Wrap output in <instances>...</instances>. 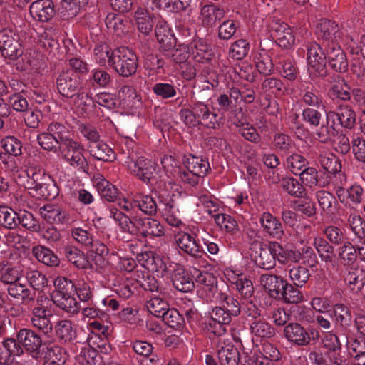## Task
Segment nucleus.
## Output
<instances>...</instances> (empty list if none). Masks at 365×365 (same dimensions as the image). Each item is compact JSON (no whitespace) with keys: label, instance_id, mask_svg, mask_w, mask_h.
Instances as JSON below:
<instances>
[{"label":"nucleus","instance_id":"obj_23","mask_svg":"<svg viewBox=\"0 0 365 365\" xmlns=\"http://www.w3.org/2000/svg\"><path fill=\"white\" fill-rule=\"evenodd\" d=\"M109 212L110 217L117 223L121 232L137 236L138 217L130 218L115 207H110Z\"/></svg>","mask_w":365,"mask_h":365},{"label":"nucleus","instance_id":"obj_28","mask_svg":"<svg viewBox=\"0 0 365 365\" xmlns=\"http://www.w3.org/2000/svg\"><path fill=\"white\" fill-rule=\"evenodd\" d=\"M334 320L339 331H346L352 324V314L350 308L344 304H336L333 307Z\"/></svg>","mask_w":365,"mask_h":365},{"label":"nucleus","instance_id":"obj_22","mask_svg":"<svg viewBox=\"0 0 365 365\" xmlns=\"http://www.w3.org/2000/svg\"><path fill=\"white\" fill-rule=\"evenodd\" d=\"M155 34L160 45V48L163 51H169L175 48L176 39L165 21L161 19L158 21L155 29Z\"/></svg>","mask_w":365,"mask_h":365},{"label":"nucleus","instance_id":"obj_33","mask_svg":"<svg viewBox=\"0 0 365 365\" xmlns=\"http://www.w3.org/2000/svg\"><path fill=\"white\" fill-rule=\"evenodd\" d=\"M183 164L186 169L192 170L201 178L207 175L211 168L208 160L201 157L189 154L185 156Z\"/></svg>","mask_w":365,"mask_h":365},{"label":"nucleus","instance_id":"obj_10","mask_svg":"<svg viewBox=\"0 0 365 365\" xmlns=\"http://www.w3.org/2000/svg\"><path fill=\"white\" fill-rule=\"evenodd\" d=\"M191 105L192 113H195L199 125L214 130L220 128L218 115L211 110L208 104L200 101H192Z\"/></svg>","mask_w":365,"mask_h":365},{"label":"nucleus","instance_id":"obj_51","mask_svg":"<svg viewBox=\"0 0 365 365\" xmlns=\"http://www.w3.org/2000/svg\"><path fill=\"white\" fill-rule=\"evenodd\" d=\"M88 1V0H62L60 11L61 17L63 19H73Z\"/></svg>","mask_w":365,"mask_h":365},{"label":"nucleus","instance_id":"obj_26","mask_svg":"<svg viewBox=\"0 0 365 365\" xmlns=\"http://www.w3.org/2000/svg\"><path fill=\"white\" fill-rule=\"evenodd\" d=\"M189 50L193 58L198 63H207L211 61L213 53L210 46L202 38L192 40L189 44Z\"/></svg>","mask_w":365,"mask_h":365},{"label":"nucleus","instance_id":"obj_37","mask_svg":"<svg viewBox=\"0 0 365 365\" xmlns=\"http://www.w3.org/2000/svg\"><path fill=\"white\" fill-rule=\"evenodd\" d=\"M260 223L264 230L271 236L282 238L284 235L282 223L269 212H263L260 217Z\"/></svg>","mask_w":365,"mask_h":365},{"label":"nucleus","instance_id":"obj_38","mask_svg":"<svg viewBox=\"0 0 365 365\" xmlns=\"http://www.w3.org/2000/svg\"><path fill=\"white\" fill-rule=\"evenodd\" d=\"M9 294L17 299L21 301L24 304L31 303L34 300L36 292L31 291L26 284L16 282L10 284L7 288Z\"/></svg>","mask_w":365,"mask_h":365},{"label":"nucleus","instance_id":"obj_35","mask_svg":"<svg viewBox=\"0 0 365 365\" xmlns=\"http://www.w3.org/2000/svg\"><path fill=\"white\" fill-rule=\"evenodd\" d=\"M95 185L101 197L108 202H115L118 196V190L106 180L101 174L94 177Z\"/></svg>","mask_w":365,"mask_h":365},{"label":"nucleus","instance_id":"obj_17","mask_svg":"<svg viewBox=\"0 0 365 365\" xmlns=\"http://www.w3.org/2000/svg\"><path fill=\"white\" fill-rule=\"evenodd\" d=\"M39 214L42 218L50 223L66 225L71 222L69 213L58 205L46 204L40 207Z\"/></svg>","mask_w":365,"mask_h":365},{"label":"nucleus","instance_id":"obj_53","mask_svg":"<svg viewBox=\"0 0 365 365\" xmlns=\"http://www.w3.org/2000/svg\"><path fill=\"white\" fill-rule=\"evenodd\" d=\"M53 303L67 313L76 314L80 311V305L74 297V294H68L65 297H53Z\"/></svg>","mask_w":365,"mask_h":365},{"label":"nucleus","instance_id":"obj_45","mask_svg":"<svg viewBox=\"0 0 365 365\" xmlns=\"http://www.w3.org/2000/svg\"><path fill=\"white\" fill-rule=\"evenodd\" d=\"M88 83L95 88H105L112 83L111 75L103 68H94L91 71Z\"/></svg>","mask_w":365,"mask_h":365},{"label":"nucleus","instance_id":"obj_31","mask_svg":"<svg viewBox=\"0 0 365 365\" xmlns=\"http://www.w3.org/2000/svg\"><path fill=\"white\" fill-rule=\"evenodd\" d=\"M336 193L341 202L344 203L349 200L353 205H357L363 200L364 189L360 185L354 183L346 189L342 187H338Z\"/></svg>","mask_w":365,"mask_h":365},{"label":"nucleus","instance_id":"obj_58","mask_svg":"<svg viewBox=\"0 0 365 365\" xmlns=\"http://www.w3.org/2000/svg\"><path fill=\"white\" fill-rule=\"evenodd\" d=\"M273 146L279 153L289 154L294 147L292 138L282 133H277L273 137Z\"/></svg>","mask_w":365,"mask_h":365},{"label":"nucleus","instance_id":"obj_46","mask_svg":"<svg viewBox=\"0 0 365 365\" xmlns=\"http://www.w3.org/2000/svg\"><path fill=\"white\" fill-rule=\"evenodd\" d=\"M134 204L137 205L139 210L150 216L155 215L158 209H160L154 198L150 195L136 193V202Z\"/></svg>","mask_w":365,"mask_h":365},{"label":"nucleus","instance_id":"obj_25","mask_svg":"<svg viewBox=\"0 0 365 365\" xmlns=\"http://www.w3.org/2000/svg\"><path fill=\"white\" fill-rule=\"evenodd\" d=\"M63 253L66 259L78 269H89L93 267L86 254L76 246L65 245Z\"/></svg>","mask_w":365,"mask_h":365},{"label":"nucleus","instance_id":"obj_7","mask_svg":"<svg viewBox=\"0 0 365 365\" xmlns=\"http://www.w3.org/2000/svg\"><path fill=\"white\" fill-rule=\"evenodd\" d=\"M56 87L63 97L73 98L74 94L81 88V81L73 71H61L56 77Z\"/></svg>","mask_w":365,"mask_h":365},{"label":"nucleus","instance_id":"obj_64","mask_svg":"<svg viewBox=\"0 0 365 365\" xmlns=\"http://www.w3.org/2000/svg\"><path fill=\"white\" fill-rule=\"evenodd\" d=\"M347 223L353 234L358 239L365 237V220L359 215L351 213L348 216Z\"/></svg>","mask_w":365,"mask_h":365},{"label":"nucleus","instance_id":"obj_32","mask_svg":"<svg viewBox=\"0 0 365 365\" xmlns=\"http://www.w3.org/2000/svg\"><path fill=\"white\" fill-rule=\"evenodd\" d=\"M300 97L302 103L307 108H319L323 106L324 98L321 92L312 84L301 88Z\"/></svg>","mask_w":365,"mask_h":365},{"label":"nucleus","instance_id":"obj_34","mask_svg":"<svg viewBox=\"0 0 365 365\" xmlns=\"http://www.w3.org/2000/svg\"><path fill=\"white\" fill-rule=\"evenodd\" d=\"M29 193L38 199L53 200L58 195V188L54 180L49 177L43 184H40Z\"/></svg>","mask_w":365,"mask_h":365},{"label":"nucleus","instance_id":"obj_1","mask_svg":"<svg viewBox=\"0 0 365 365\" xmlns=\"http://www.w3.org/2000/svg\"><path fill=\"white\" fill-rule=\"evenodd\" d=\"M283 333L289 342L299 347L314 344L320 338L319 330L312 327L306 328L298 322H290L285 325Z\"/></svg>","mask_w":365,"mask_h":365},{"label":"nucleus","instance_id":"obj_29","mask_svg":"<svg viewBox=\"0 0 365 365\" xmlns=\"http://www.w3.org/2000/svg\"><path fill=\"white\" fill-rule=\"evenodd\" d=\"M88 150L90 155L97 160L113 162L116 158V154L113 148L101 139L88 145Z\"/></svg>","mask_w":365,"mask_h":365},{"label":"nucleus","instance_id":"obj_57","mask_svg":"<svg viewBox=\"0 0 365 365\" xmlns=\"http://www.w3.org/2000/svg\"><path fill=\"white\" fill-rule=\"evenodd\" d=\"M215 223L231 235H236L240 232V228L236 220L229 215L217 213L213 215Z\"/></svg>","mask_w":365,"mask_h":365},{"label":"nucleus","instance_id":"obj_39","mask_svg":"<svg viewBox=\"0 0 365 365\" xmlns=\"http://www.w3.org/2000/svg\"><path fill=\"white\" fill-rule=\"evenodd\" d=\"M135 19L138 31L145 36L149 35L154 25L153 15L145 9L138 8L135 12Z\"/></svg>","mask_w":365,"mask_h":365},{"label":"nucleus","instance_id":"obj_61","mask_svg":"<svg viewBox=\"0 0 365 365\" xmlns=\"http://www.w3.org/2000/svg\"><path fill=\"white\" fill-rule=\"evenodd\" d=\"M318 160L322 167L329 173L336 174L341 170L340 160L332 153L320 154Z\"/></svg>","mask_w":365,"mask_h":365},{"label":"nucleus","instance_id":"obj_48","mask_svg":"<svg viewBox=\"0 0 365 365\" xmlns=\"http://www.w3.org/2000/svg\"><path fill=\"white\" fill-rule=\"evenodd\" d=\"M27 181L24 185L29 191L33 190L40 184H43L46 180H48L50 175L46 174L43 170L36 167H31L26 170Z\"/></svg>","mask_w":365,"mask_h":365},{"label":"nucleus","instance_id":"obj_56","mask_svg":"<svg viewBox=\"0 0 365 365\" xmlns=\"http://www.w3.org/2000/svg\"><path fill=\"white\" fill-rule=\"evenodd\" d=\"M135 276L137 283L144 290L151 292H158L159 288L158 282L155 277L148 272L137 270L135 272Z\"/></svg>","mask_w":365,"mask_h":365},{"label":"nucleus","instance_id":"obj_55","mask_svg":"<svg viewBox=\"0 0 365 365\" xmlns=\"http://www.w3.org/2000/svg\"><path fill=\"white\" fill-rule=\"evenodd\" d=\"M289 277L295 287H302L308 282L311 273L307 267L297 265L289 269Z\"/></svg>","mask_w":365,"mask_h":365},{"label":"nucleus","instance_id":"obj_12","mask_svg":"<svg viewBox=\"0 0 365 365\" xmlns=\"http://www.w3.org/2000/svg\"><path fill=\"white\" fill-rule=\"evenodd\" d=\"M329 66L338 73L348 71L349 62L344 50L336 43L324 45Z\"/></svg>","mask_w":365,"mask_h":365},{"label":"nucleus","instance_id":"obj_24","mask_svg":"<svg viewBox=\"0 0 365 365\" xmlns=\"http://www.w3.org/2000/svg\"><path fill=\"white\" fill-rule=\"evenodd\" d=\"M225 11L224 8L216 4H207L200 9V20L204 27H213L217 22L224 18Z\"/></svg>","mask_w":365,"mask_h":365},{"label":"nucleus","instance_id":"obj_44","mask_svg":"<svg viewBox=\"0 0 365 365\" xmlns=\"http://www.w3.org/2000/svg\"><path fill=\"white\" fill-rule=\"evenodd\" d=\"M212 302L222 304L231 318L232 317H237L240 314L241 306L238 300L222 291H220L219 295L217 294L215 300Z\"/></svg>","mask_w":365,"mask_h":365},{"label":"nucleus","instance_id":"obj_11","mask_svg":"<svg viewBox=\"0 0 365 365\" xmlns=\"http://www.w3.org/2000/svg\"><path fill=\"white\" fill-rule=\"evenodd\" d=\"M271 36L284 48H290L294 43L295 37L291 27L280 20H272L269 26Z\"/></svg>","mask_w":365,"mask_h":365},{"label":"nucleus","instance_id":"obj_59","mask_svg":"<svg viewBox=\"0 0 365 365\" xmlns=\"http://www.w3.org/2000/svg\"><path fill=\"white\" fill-rule=\"evenodd\" d=\"M55 290L53 297H65L68 294H75V284L71 280L64 277H58L53 282Z\"/></svg>","mask_w":365,"mask_h":365},{"label":"nucleus","instance_id":"obj_6","mask_svg":"<svg viewBox=\"0 0 365 365\" xmlns=\"http://www.w3.org/2000/svg\"><path fill=\"white\" fill-rule=\"evenodd\" d=\"M193 271L195 282L200 286L197 290L199 297L207 302L215 301L221 291L217 288L216 278L207 272H202L196 268H193Z\"/></svg>","mask_w":365,"mask_h":365},{"label":"nucleus","instance_id":"obj_15","mask_svg":"<svg viewBox=\"0 0 365 365\" xmlns=\"http://www.w3.org/2000/svg\"><path fill=\"white\" fill-rule=\"evenodd\" d=\"M267 247L272 250L276 261L282 264H287L289 262L297 263L302 259V253L299 250L283 246L277 242H269Z\"/></svg>","mask_w":365,"mask_h":365},{"label":"nucleus","instance_id":"obj_42","mask_svg":"<svg viewBox=\"0 0 365 365\" xmlns=\"http://www.w3.org/2000/svg\"><path fill=\"white\" fill-rule=\"evenodd\" d=\"M281 187L287 193L294 197L303 198L306 196L304 185L292 177H284L281 180Z\"/></svg>","mask_w":365,"mask_h":365},{"label":"nucleus","instance_id":"obj_43","mask_svg":"<svg viewBox=\"0 0 365 365\" xmlns=\"http://www.w3.org/2000/svg\"><path fill=\"white\" fill-rule=\"evenodd\" d=\"M338 255L341 264L344 266H350L357 259L358 252L356 245H354L351 242L346 241L338 248Z\"/></svg>","mask_w":365,"mask_h":365},{"label":"nucleus","instance_id":"obj_47","mask_svg":"<svg viewBox=\"0 0 365 365\" xmlns=\"http://www.w3.org/2000/svg\"><path fill=\"white\" fill-rule=\"evenodd\" d=\"M364 279L363 271L356 268H350L345 277V282L349 290L355 294L362 290L364 286Z\"/></svg>","mask_w":365,"mask_h":365},{"label":"nucleus","instance_id":"obj_52","mask_svg":"<svg viewBox=\"0 0 365 365\" xmlns=\"http://www.w3.org/2000/svg\"><path fill=\"white\" fill-rule=\"evenodd\" d=\"M281 76L291 81L296 80L299 75V69L295 63L289 58H282L277 63Z\"/></svg>","mask_w":365,"mask_h":365},{"label":"nucleus","instance_id":"obj_54","mask_svg":"<svg viewBox=\"0 0 365 365\" xmlns=\"http://www.w3.org/2000/svg\"><path fill=\"white\" fill-rule=\"evenodd\" d=\"M51 316V312L31 314V324L34 328L42 331L45 335H48L53 331V324L50 319Z\"/></svg>","mask_w":365,"mask_h":365},{"label":"nucleus","instance_id":"obj_19","mask_svg":"<svg viewBox=\"0 0 365 365\" xmlns=\"http://www.w3.org/2000/svg\"><path fill=\"white\" fill-rule=\"evenodd\" d=\"M29 13L32 18L39 22H48L55 15L52 0H36L31 3Z\"/></svg>","mask_w":365,"mask_h":365},{"label":"nucleus","instance_id":"obj_36","mask_svg":"<svg viewBox=\"0 0 365 365\" xmlns=\"http://www.w3.org/2000/svg\"><path fill=\"white\" fill-rule=\"evenodd\" d=\"M43 352V365H64L67 360L66 352L58 346H47Z\"/></svg>","mask_w":365,"mask_h":365},{"label":"nucleus","instance_id":"obj_14","mask_svg":"<svg viewBox=\"0 0 365 365\" xmlns=\"http://www.w3.org/2000/svg\"><path fill=\"white\" fill-rule=\"evenodd\" d=\"M217 354L220 365H238L240 353L229 339H220L217 341Z\"/></svg>","mask_w":365,"mask_h":365},{"label":"nucleus","instance_id":"obj_16","mask_svg":"<svg viewBox=\"0 0 365 365\" xmlns=\"http://www.w3.org/2000/svg\"><path fill=\"white\" fill-rule=\"evenodd\" d=\"M158 165L150 159L139 157L129 166L131 173L144 182H150L154 177Z\"/></svg>","mask_w":365,"mask_h":365},{"label":"nucleus","instance_id":"obj_3","mask_svg":"<svg viewBox=\"0 0 365 365\" xmlns=\"http://www.w3.org/2000/svg\"><path fill=\"white\" fill-rule=\"evenodd\" d=\"M17 339L32 359L23 362V365H36L34 360L42 359L43 352L41 347L43 344L41 336L31 329L22 328L17 332Z\"/></svg>","mask_w":365,"mask_h":365},{"label":"nucleus","instance_id":"obj_40","mask_svg":"<svg viewBox=\"0 0 365 365\" xmlns=\"http://www.w3.org/2000/svg\"><path fill=\"white\" fill-rule=\"evenodd\" d=\"M56 336L65 343L71 342L76 338V331L71 321L61 319L55 326Z\"/></svg>","mask_w":365,"mask_h":365},{"label":"nucleus","instance_id":"obj_30","mask_svg":"<svg viewBox=\"0 0 365 365\" xmlns=\"http://www.w3.org/2000/svg\"><path fill=\"white\" fill-rule=\"evenodd\" d=\"M138 262L145 269L158 272H168V267L163 259L153 252L138 253L136 256Z\"/></svg>","mask_w":365,"mask_h":365},{"label":"nucleus","instance_id":"obj_62","mask_svg":"<svg viewBox=\"0 0 365 365\" xmlns=\"http://www.w3.org/2000/svg\"><path fill=\"white\" fill-rule=\"evenodd\" d=\"M287 166L294 175H298L308 165V160L303 155L293 153L286 159Z\"/></svg>","mask_w":365,"mask_h":365},{"label":"nucleus","instance_id":"obj_13","mask_svg":"<svg viewBox=\"0 0 365 365\" xmlns=\"http://www.w3.org/2000/svg\"><path fill=\"white\" fill-rule=\"evenodd\" d=\"M339 121V125L346 129H351L356 124V113L349 105H340L336 111H328L326 113V121L330 124L331 121Z\"/></svg>","mask_w":365,"mask_h":365},{"label":"nucleus","instance_id":"obj_20","mask_svg":"<svg viewBox=\"0 0 365 365\" xmlns=\"http://www.w3.org/2000/svg\"><path fill=\"white\" fill-rule=\"evenodd\" d=\"M137 235L143 237H162L165 235V230L161 223L156 219L151 217H138Z\"/></svg>","mask_w":365,"mask_h":365},{"label":"nucleus","instance_id":"obj_49","mask_svg":"<svg viewBox=\"0 0 365 365\" xmlns=\"http://www.w3.org/2000/svg\"><path fill=\"white\" fill-rule=\"evenodd\" d=\"M203 235L208 236V233L205 230L200 232L197 230V232H195V237H193L192 242L187 247L185 248V253L195 259H200L206 255L201 239V237H203Z\"/></svg>","mask_w":365,"mask_h":365},{"label":"nucleus","instance_id":"obj_9","mask_svg":"<svg viewBox=\"0 0 365 365\" xmlns=\"http://www.w3.org/2000/svg\"><path fill=\"white\" fill-rule=\"evenodd\" d=\"M168 272H171V280L173 287L181 292H190L195 288L194 271L188 272L180 264L169 265Z\"/></svg>","mask_w":365,"mask_h":365},{"label":"nucleus","instance_id":"obj_63","mask_svg":"<svg viewBox=\"0 0 365 365\" xmlns=\"http://www.w3.org/2000/svg\"><path fill=\"white\" fill-rule=\"evenodd\" d=\"M255 262L257 267L266 270L272 269L276 265V259L272 250L262 247L259 248V255L256 257Z\"/></svg>","mask_w":365,"mask_h":365},{"label":"nucleus","instance_id":"obj_5","mask_svg":"<svg viewBox=\"0 0 365 365\" xmlns=\"http://www.w3.org/2000/svg\"><path fill=\"white\" fill-rule=\"evenodd\" d=\"M0 51L4 58L10 60H16L22 56V41L16 31L10 29L0 31Z\"/></svg>","mask_w":365,"mask_h":365},{"label":"nucleus","instance_id":"obj_60","mask_svg":"<svg viewBox=\"0 0 365 365\" xmlns=\"http://www.w3.org/2000/svg\"><path fill=\"white\" fill-rule=\"evenodd\" d=\"M298 175L302 184L312 188L316 185L325 187L329 182L322 183L318 180V171L313 167H306Z\"/></svg>","mask_w":365,"mask_h":365},{"label":"nucleus","instance_id":"obj_27","mask_svg":"<svg viewBox=\"0 0 365 365\" xmlns=\"http://www.w3.org/2000/svg\"><path fill=\"white\" fill-rule=\"evenodd\" d=\"M249 330L253 337L269 339L275 335L273 326L264 317L248 319Z\"/></svg>","mask_w":365,"mask_h":365},{"label":"nucleus","instance_id":"obj_41","mask_svg":"<svg viewBox=\"0 0 365 365\" xmlns=\"http://www.w3.org/2000/svg\"><path fill=\"white\" fill-rule=\"evenodd\" d=\"M32 253L39 262L48 267H58L60 259L57 255L50 249L38 245L33 247Z\"/></svg>","mask_w":365,"mask_h":365},{"label":"nucleus","instance_id":"obj_8","mask_svg":"<svg viewBox=\"0 0 365 365\" xmlns=\"http://www.w3.org/2000/svg\"><path fill=\"white\" fill-rule=\"evenodd\" d=\"M72 238L78 244L89 247L90 251L96 255L104 257L106 256L109 250L102 242L93 239V235L86 230L81 227H73L71 230Z\"/></svg>","mask_w":365,"mask_h":365},{"label":"nucleus","instance_id":"obj_2","mask_svg":"<svg viewBox=\"0 0 365 365\" xmlns=\"http://www.w3.org/2000/svg\"><path fill=\"white\" fill-rule=\"evenodd\" d=\"M109 66L120 76L130 77L136 72L138 57L128 47L121 46L113 51V55L109 58Z\"/></svg>","mask_w":365,"mask_h":365},{"label":"nucleus","instance_id":"obj_50","mask_svg":"<svg viewBox=\"0 0 365 365\" xmlns=\"http://www.w3.org/2000/svg\"><path fill=\"white\" fill-rule=\"evenodd\" d=\"M316 198L318 204L324 212L328 215L334 213L336 206L338 205L335 196L329 191L324 190L316 192Z\"/></svg>","mask_w":365,"mask_h":365},{"label":"nucleus","instance_id":"obj_4","mask_svg":"<svg viewBox=\"0 0 365 365\" xmlns=\"http://www.w3.org/2000/svg\"><path fill=\"white\" fill-rule=\"evenodd\" d=\"M85 150L83 144L73 138L59 145L58 151L61 158L73 168L87 173L88 163L83 155Z\"/></svg>","mask_w":365,"mask_h":365},{"label":"nucleus","instance_id":"obj_18","mask_svg":"<svg viewBox=\"0 0 365 365\" xmlns=\"http://www.w3.org/2000/svg\"><path fill=\"white\" fill-rule=\"evenodd\" d=\"M317 34L319 38L324 41L323 42L324 46L327 45L329 43H336L341 38L342 32L335 21L322 19L317 24Z\"/></svg>","mask_w":365,"mask_h":365},{"label":"nucleus","instance_id":"obj_21","mask_svg":"<svg viewBox=\"0 0 365 365\" xmlns=\"http://www.w3.org/2000/svg\"><path fill=\"white\" fill-rule=\"evenodd\" d=\"M259 282L268 294L274 299L280 298L282 290L287 285V280L283 277L267 273L260 276Z\"/></svg>","mask_w":365,"mask_h":365}]
</instances>
